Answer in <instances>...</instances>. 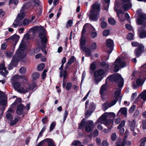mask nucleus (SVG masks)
I'll use <instances>...</instances> for the list:
<instances>
[{
	"label": "nucleus",
	"mask_w": 146,
	"mask_h": 146,
	"mask_svg": "<svg viewBox=\"0 0 146 146\" xmlns=\"http://www.w3.org/2000/svg\"><path fill=\"white\" fill-rule=\"evenodd\" d=\"M137 23L138 25H143L140 29V33L139 36L141 38H144L146 37V15L142 14L140 17L137 19Z\"/></svg>",
	"instance_id": "nucleus-4"
},
{
	"label": "nucleus",
	"mask_w": 146,
	"mask_h": 146,
	"mask_svg": "<svg viewBox=\"0 0 146 146\" xmlns=\"http://www.w3.org/2000/svg\"><path fill=\"white\" fill-rule=\"evenodd\" d=\"M6 103V100L5 99H1L0 101V104L3 105H5Z\"/></svg>",
	"instance_id": "nucleus-62"
},
{
	"label": "nucleus",
	"mask_w": 146,
	"mask_h": 146,
	"mask_svg": "<svg viewBox=\"0 0 146 146\" xmlns=\"http://www.w3.org/2000/svg\"><path fill=\"white\" fill-rule=\"evenodd\" d=\"M25 50L24 43L22 42L19 45L10 64L8 65L9 70L12 69L13 66H16L17 62L19 60L25 57L26 55V52Z\"/></svg>",
	"instance_id": "nucleus-1"
},
{
	"label": "nucleus",
	"mask_w": 146,
	"mask_h": 146,
	"mask_svg": "<svg viewBox=\"0 0 146 146\" xmlns=\"http://www.w3.org/2000/svg\"><path fill=\"white\" fill-rule=\"evenodd\" d=\"M123 8L125 11L129 10L132 7V4L131 3H125L123 5L121 4Z\"/></svg>",
	"instance_id": "nucleus-28"
},
{
	"label": "nucleus",
	"mask_w": 146,
	"mask_h": 146,
	"mask_svg": "<svg viewBox=\"0 0 146 146\" xmlns=\"http://www.w3.org/2000/svg\"><path fill=\"white\" fill-rule=\"evenodd\" d=\"M20 78V76L18 75L13 76L12 79V84L13 85V82L16 83V82H15V81L18 80Z\"/></svg>",
	"instance_id": "nucleus-41"
},
{
	"label": "nucleus",
	"mask_w": 146,
	"mask_h": 146,
	"mask_svg": "<svg viewBox=\"0 0 146 146\" xmlns=\"http://www.w3.org/2000/svg\"><path fill=\"white\" fill-rule=\"evenodd\" d=\"M21 25H22L21 20H19L17 18L15 20L13 24V27L15 28H16L18 26H21Z\"/></svg>",
	"instance_id": "nucleus-27"
},
{
	"label": "nucleus",
	"mask_w": 146,
	"mask_h": 146,
	"mask_svg": "<svg viewBox=\"0 0 146 146\" xmlns=\"http://www.w3.org/2000/svg\"><path fill=\"white\" fill-rule=\"evenodd\" d=\"M19 119L20 118L18 116L16 117L14 120L11 121L10 125L11 126H13L18 121Z\"/></svg>",
	"instance_id": "nucleus-37"
},
{
	"label": "nucleus",
	"mask_w": 146,
	"mask_h": 146,
	"mask_svg": "<svg viewBox=\"0 0 146 146\" xmlns=\"http://www.w3.org/2000/svg\"><path fill=\"white\" fill-rule=\"evenodd\" d=\"M107 92V86L106 84H104L102 85L100 90V94L101 95L102 98L103 99V96Z\"/></svg>",
	"instance_id": "nucleus-21"
},
{
	"label": "nucleus",
	"mask_w": 146,
	"mask_h": 146,
	"mask_svg": "<svg viewBox=\"0 0 146 146\" xmlns=\"http://www.w3.org/2000/svg\"><path fill=\"white\" fill-rule=\"evenodd\" d=\"M121 92V89L120 88H119L116 91L115 93V96L116 97V99L114 100H117L120 99V100L121 99V98L119 96V94H120Z\"/></svg>",
	"instance_id": "nucleus-29"
},
{
	"label": "nucleus",
	"mask_w": 146,
	"mask_h": 146,
	"mask_svg": "<svg viewBox=\"0 0 146 146\" xmlns=\"http://www.w3.org/2000/svg\"><path fill=\"white\" fill-rule=\"evenodd\" d=\"M110 0H105V3L104 5V8L105 10H107L109 7Z\"/></svg>",
	"instance_id": "nucleus-39"
},
{
	"label": "nucleus",
	"mask_w": 146,
	"mask_h": 146,
	"mask_svg": "<svg viewBox=\"0 0 146 146\" xmlns=\"http://www.w3.org/2000/svg\"><path fill=\"white\" fill-rule=\"evenodd\" d=\"M56 125V122H53L50 125V131L51 132L55 127Z\"/></svg>",
	"instance_id": "nucleus-46"
},
{
	"label": "nucleus",
	"mask_w": 146,
	"mask_h": 146,
	"mask_svg": "<svg viewBox=\"0 0 146 146\" xmlns=\"http://www.w3.org/2000/svg\"><path fill=\"white\" fill-rule=\"evenodd\" d=\"M86 43V38L83 34H82L81 37L80 42V49H83L84 48L86 47L85 46Z\"/></svg>",
	"instance_id": "nucleus-18"
},
{
	"label": "nucleus",
	"mask_w": 146,
	"mask_h": 146,
	"mask_svg": "<svg viewBox=\"0 0 146 146\" xmlns=\"http://www.w3.org/2000/svg\"><path fill=\"white\" fill-rule=\"evenodd\" d=\"M30 38V36L29 35V34H25L23 37V39L22 40L21 43L20 44H21V43L23 42L24 43V45L25 46V48H26V44L25 43V42L24 41V39H26L28 40Z\"/></svg>",
	"instance_id": "nucleus-40"
},
{
	"label": "nucleus",
	"mask_w": 146,
	"mask_h": 146,
	"mask_svg": "<svg viewBox=\"0 0 146 146\" xmlns=\"http://www.w3.org/2000/svg\"><path fill=\"white\" fill-rule=\"evenodd\" d=\"M125 122L124 120H123L120 123L118 127V129H120L125 125Z\"/></svg>",
	"instance_id": "nucleus-55"
},
{
	"label": "nucleus",
	"mask_w": 146,
	"mask_h": 146,
	"mask_svg": "<svg viewBox=\"0 0 146 146\" xmlns=\"http://www.w3.org/2000/svg\"><path fill=\"white\" fill-rule=\"evenodd\" d=\"M84 126H85L86 131L87 132H90L93 130L94 124L92 121L88 120L86 122L85 119H83L79 124V128L80 129H83Z\"/></svg>",
	"instance_id": "nucleus-7"
},
{
	"label": "nucleus",
	"mask_w": 146,
	"mask_h": 146,
	"mask_svg": "<svg viewBox=\"0 0 146 146\" xmlns=\"http://www.w3.org/2000/svg\"><path fill=\"white\" fill-rule=\"evenodd\" d=\"M139 99H142L143 100H146V90H145L142 92L138 96L136 101H139ZM136 101H135V103H136Z\"/></svg>",
	"instance_id": "nucleus-25"
},
{
	"label": "nucleus",
	"mask_w": 146,
	"mask_h": 146,
	"mask_svg": "<svg viewBox=\"0 0 146 146\" xmlns=\"http://www.w3.org/2000/svg\"><path fill=\"white\" fill-rule=\"evenodd\" d=\"M100 65L101 66L104 67V68L106 70H107L109 67V64L104 62H101L100 63Z\"/></svg>",
	"instance_id": "nucleus-33"
},
{
	"label": "nucleus",
	"mask_w": 146,
	"mask_h": 146,
	"mask_svg": "<svg viewBox=\"0 0 146 146\" xmlns=\"http://www.w3.org/2000/svg\"><path fill=\"white\" fill-rule=\"evenodd\" d=\"M19 36L18 35H14L9 38L5 39V40L6 41H9L15 42V46L19 40Z\"/></svg>",
	"instance_id": "nucleus-17"
},
{
	"label": "nucleus",
	"mask_w": 146,
	"mask_h": 146,
	"mask_svg": "<svg viewBox=\"0 0 146 146\" xmlns=\"http://www.w3.org/2000/svg\"><path fill=\"white\" fill-rule=\"evenodd\" d=\"M21 100L20 98H17L16 99L15 101L12 104V105H15L16 104L20 103L21 102Z\"/></svg>",
	"instance_id": "nucleus-64"
},
{
	"label": "nucleus",
	"mask_w": 146,
	"mask_h": 146,
	"mask_svg": "<svg viewBox=\"0 0 146 146\" xmlns=\"http://www.w3.org/2000/svg\"><path fill=\"white\" fill-rule=\"evenodd\" d=\"M125 54L123 53L121 57H118L114 63V71L115 72H118L120 68H123L126 66L125 62L126 61V56Z\"/></svg>",
	"instance_id": "nucleus-5"
},
{
	"label": "nucleus",
	"mask_w": 146,
	"mask_h": 146,
	"mask_svg": "<svg viewBox=\"0 0 146 146\" xmlns=\"http://www.w3.org/2000/svg\"><path fill=\"white\" fill-rule=\"evenodd\" d=\"M40 2L38 0H29V2L24 4L21 10V12L24 11L29 7H34L39 5Z\"/></svg>",
	"instance_id": "nucleus-9"
},
{
	"label": "nucleus",
	"mask_w": 146,
	"mask_h": 146,
	"mask_svg": "<svg viewBox=\"0 0 146 146\" xmlns=\"http://www.w3.org/2000/svg\"><path fill=\"white\" fill-rule=\"evenodd\" d=\"M127 37L128 40H132L133 37V34L131 33H129L127 35Z\"/></svg>",
	"instance_id": "nucleus-52"
},
{
	"label": "nucleus",
	"mask_w": 146,
	"mask_h": 146,
	"mask_svg": "<svg viewBox=\"0 0 146 146\" xmlns=\"http://www.w3.org/2000/svg\"><path fill=\"white\" fill-rule=\"evenodd\" d=\"M37 32H39L38 36L41 39L42 43H45L47 41L46 31L43 27L36 26L31 28L28 33L32 34L33 36Z\"/></svg>",
	"instance_id": "nucleus-2"
},
{
	"label": "nucleus",
	"mask_w": 146,
	"mask_h": 146,
	"mask_svg": "<svg viewBox=\"0 0 146 146\" xmlns=\"http://www.w3.org/2000/svg\"><path fill=\"white\" fill-rule=\"evenodd\" d=\"M104 73V71L102 69H99L94 72V80L96 84H98L99 82L103 79Z\"/></svg>",
	"instance_id": "nucleus-11"
},
{
	"label": "nucleus",
	"mask_w": 146,
	"mask_h": 146,
	"mask_svg": "<svg viewBox=\"0 0 146 146\" xmlns=\"http://www.w3.org/2000/svg\"><path fill=\"white\" fill-rule=\"evenodd\" d=\"M19 72L21 74H24L26 72V69L24 67H22L20 69Z\"/></svg>",
	"instance_id": "nucleus-50"
},
{
	"label": "nucleus",
	"mask_w": 146,
	"mask_h": 146,
	"mask_svg": "<svg viewBox=\"0 0 146 146\" xmlns=\"http://www.w3.org/2000/svg\"><path fill=\"white\" fill-rule=\"evenodd\" d=\"M100 10V5L96 3L93 4L90 9V15L89 16L90 20L96 21L99 17Z\"/></svg>",
	"instance_id": "nucleus-3"
},
{
	"label": "nucleus",
	"mask_w": 146,
	"mask_h": 146,
	"mask_svg": "<svg viewBox=\"0 0 146 146\" xmlns=\"http://www.w3.org/2000/svg\"><path fill=\"white\" fill-rule=\"evenodd\" d=\"M89 30L92 31H94L95 30L94 27L90 24H86L84 26L83 30L82 31V34H83L86 31H88Z\"/></svg>",
	"instance_id": "nucleus-16"
},
{
	"label": "nucleus",
	"mask_w": 146,
	"mask_h": 146,
	"mask_svg": "<svg viewBox=\"0 0 146 146\" xmlns=\"http://www.w3.org/2000/svg\"><path fill=\"white\" fill-rule=\"evenodd\" d=\"M45 139V142L48 143V146H56L53 141L50 139L47 138Z\"/></svg>",
	"instance_id": "nucleus-32"
},
{
	"label": "nucleus",
	"mask_w": 146,
	"mask_h": 146,
	"mask_svg": "<svg viewBox=\"0 0 146 146\" xmlns=\"http://www.w3.org/2000/svg\"><path fill=\"white\" fill-rule=\"evenodd\" d=\"M117 100H114L110 103L106 102L102 105V109L104 111H105L109 108L110 107L114 105L117 102Z\"/></svg>",
	"instance_id": "nucleus-15"
},
{
	"label": "nucleus",
	"mask_w": 146,
	"mask_h": 146,
	"mask_svg": "<svg viewBox=\"0 0 146 146\" xmlns=\"http://www.w3.org/2000/svg\"><path fill=\"white\" fill-rule=\"evenodd\" d=\"M45 65L44 63H42L39 64L37 67V70L38 71L42 70L44 68Z\"/></svg>",
	"instance_id": "nucleus-43"
},
{
	"label": "nucleus",
	"mask_w": 146,
	"mask_h": 146,
	"mask_svg": "<svg viewBox=\"0 0 146 146\" xmlns=\"http://www.w3.org/2000/svg\"><path fill=\"white\" fill-rule=\"evenodd\" d=\"M68 112L66 110H65L64 115L63 122L65 121L67 115H68Z\"/></svg>",
	"instance_id": "nucleus-63"
},
{
	"label": "nucleus",
	"mask_w": 146,
	"mask_h": 146,
	"mask_svg": "<svg viewBox=\"0 0 146 146\" xmlns=\"http://www.w3.org/2000/svg\"><path fill=\"white\" fill-rule=\"evenodd\" d=\"M29 23V21L27 19H25L22 23L21 26H26Z\"/></svg>",
	"instance_id": "nucleus-49"
},
{
	"label": "nucleus",
	"mask_w": 146,
	"mask_h": 146,
	"mask_svg": "<svg viewBox=\"0 0 146 146\" xmlns=\"http://www.w3.org/2000/svg\"><path fill=\"white\" fill-rule=\"evenodd\" d=\"M6 117L7 119L8 120H11L13 119V117L12 115L9 113H7Z\"/></svg>",
	"instance_id": "nucleus-53"
},
{
	"label": "nucleus",
	"mask_w": 146,
	"mask_h": 146,
	"mask_svg": "<svg viewBox=\"0 0 146 146\" xmlns=\"http://www.w3.org/2000/svg\"><path fill=\"white\" fill-rule=\"evenodd\" d=\"M135 109V106L134 105H133L130 108L129 110V112L130 113H132L134 111Z\"/></svg>",
	"instance_id": "nucleus-59"
},
{
	"label": "nucleus",
	"mask_w": 146,
	"mask_h": 146,
	"mask_svg": "<svg viewBox=\"0 0 146 146\" xmlns=\"http://www.w3.org/2000/svg\"><path fill=\"white\" fill-rule=\"evenodd\" d=\"M18 2V0H10L9 1V5H10L12 3H13L15 5H17Z\"/></svg>",
	"instance_id": "nucleus-48"
},
{
	"label": "nucleus",
	"mask_w": 146,
	"mask_h": 146,
	"mask_svg": "<svg viewBox=\"0 0 146 146\" xmlns=\"http://www.w3.org/2000/svg\"><path fill=\"white\" fill-rule=\"evenodd\" d=\"M72 86V84L71 83L68 82L67 83L66 88L67 90H70Z\"/></svg>",
	"instance_id": "nucleus-51"
},
{
	"label": "nucleus",
	"mask_w": 146,
	"mask_h": 146,
	"mask_svg": "<svg viewBox=\"0 0 146 146\" xmlns=\"http://www.w3.org/2000/svg\"><path fill=\"white\" fill-rule=\"evenodd\" d=\"M131 45L133 46H138V48L135 51V53L136 57H139L140 54L144 51V46L143 45L139 44L136 42H133L131 43Z\"/></svg>",
	"instance_id": "nucleus-13"
},
{
	"label": "nucleus",
	"mask_w": 146,
	"mask_h": 146,
	"mask_svg": "<svg viewBox=\"0 0 146 146\" xmlns=\"http://www.w3.org/2000/svg\"><path fill=\"white\" fill-rule=\"evenodd\" d=\"M115 11L117 13V16L121 21H124V19L120 17V14L124 13V11L123 10L121 9L118 10L117 9V8L119 7V3L117 2H115Z\"/></svg>",
	"instance_id": "nucleus-14"
},
{
	"label": "nucleus",
	"mask_w": 146,
	"mask_h": 146,
	"mask_svg": "<svg viewBox=\"0 0 146 146\" xmlns=\"http://www.w3.org/2000/svg\"><path fill=\"white\" fill-rule=\"evenodd\" d=\"M107 24L106 22L104 21H102L101 23V27L102 29H105L107 26Z\"/></svg>",
	"instance_id": "nucleus-47"
},
{
	"label": "nucleus",
	"mask_w": 146,
	"mask_h": 146,
	"mask_svg": "<svg viewBox=\"0 0 146 146\" xmlns=\"http://www.w3.org/2000/svg\"><path fill=\"white\" fill-rule=\"evenodd\" d=\"M73 24V21L71 20H69L67 21L66 25V28H68L72 26Z\"/></svg>",
	"instance_id": "nucleus-45"
},
{
	"label": "nucleus",
	"mask_w": 146,
	"mask_h": 146,
	"mask_svg": "<svg viewBox=\"0 0 146 146\" xmlns=\"http://www.w3.org/2000/svg\"><path fill=\"white\" fill-rule=\"evenodd\" d=\"M95 31V30L93 31L91 33V37L92 38H94L97 35V33Z\"/></svg>",
	"instance_id": "nucleus-54"
},
{
	"label": "nucleus",
	"mask_w": 146,
	"mask_h": 146,
	"mask_svg": "<svg viewBox=\"0 0 146 146\" xmlns=\"http://www.w3.org/2000/svg\"><path fill=\"white\" fill-rule=\"evenodd\" d=\"M89 100H87L85 103V116L88 117L94 111L96 106L93 102L88 104Z\"/></svg>",
	"instance_id": "nucleus-10"
},
{
	"label": "nucleus",
	"mask_w": 146,
	"mask_h": 146,
	"mask_svg": "<svg viewBox=\"0 0 146 146\" xmlns=\"http://www.w3.org/2000/svg\"><path fill=\"white\" fill-rule=\"evenodd\" d=\"M99 123L104 124L109 129H111L112 127L113 122L111 120H107V119L102 118V117H100L95 123L96 125Z\"/></svg>",
	"instance_id": "nucleus-12"
},
{
	"label": "nucleus",
	"mask_w": 146,
	"mask_h": 146,
	"mask_svg": "<svg viewBox=\"0 0 146 146\" xmlns=\"http://www.w3.org/2000/svg\"><path fill=\"white\" fill-rule=\"evenodd\" d=\"M40 76L38 72H35L32 75V77L33 80H34L38 78Z\"/></svg>",
	"instance_id": "nucleus-38"
},
{
	"label": "nucleus",
	"mask_w": 146,
	"mask_h": 146,
	"mask_svg": "<svg viewBox=\"0 0 146 146\" xmlns=\"http://www.w3.org/2000/svg\"><path fill=\"white\" fill-rule=\"evenodd\" d=\"M6 68L4 64H2L0 65V70L4 71H0V74L4 76L5 77L6 75L8 73V71L6 70Z\"/></svg>",
	"instance_id": "nucleus-24"
},
{
	"label": "nucleus",
	"mask_w": 146,
	"mask_h": 146,
	"mask_svg": "<svg viewBox=\"0 0 146 146\" xmlns=\"http://www.w3.org/2000/svg\"><path fill=\"white\" fill-rule=\"evenodd\" d=\"M13 85L15 89L18 92L24 94L29 92L31 89L33 90L35 87V86H34L33 88H31L28 86L27 87L23 83L18 82H17L16 83L13 82Z\"/></svg>",
	"instance_id": "nucleus-6"
},
{
	"label": "nucleus",
	"mask_w": 146,
	"mask_h": 146,
	"mask_svg": "<svg viewBox=\"0 0 146 146\" xmlns=\"http://www.w3.org/2000/svg\"><path fill=\"white\" fill-rule=\"evenodd\" d=\"M115 116V114L113 112H105L102 116V118L107 119L108 118L114 117Z\"/></svg>",
	"instance_id": "nucleus-19"
},
{
	"label": "nucleus",
	"mask_w": 146,
	"mask_h": 146,
	"mask_svg": "<svg viewBox=\"0 0 146 146\" xmlns=\"http://www.w3.org/2000/svg\"><path fill=\"white\" fill-rule=\"evenodd\" d=\"M110 31L108 30H105L103 32V35L104 36H106L109 35L110 33Z\"/></svg>",
	"instance_id": "nucleus-58"
},
{
	"label": "nucleus",
	"mask_w": 146,
	"mask_h": 146,
	"mask_svg": "<svg viewBox=\"0 0 146 146\" xmlns=\"http://www.w3.org/2000/svg\"><path fill=\"white\" fill-rule=\"evenodd\" d=\"M97 48V45L96 43L95 42H92L90 46V48L92 50H95Z\"/></svg>",
	"instance_id": "nucleus-35"
},
{
	"label": "nucleus",
	"mask_w": 146,
	"mask_h": 146,
	"mask_svg": "<svg viewBox=\"0 0 146 146\" xmlns=\"http://www.w3.org/2000/svg\"><path fill=\"white\" fill-rule=\"evenodd\" d=\"M81 143L79 141L76 140L74 141L72 143V144L73 145L77 146L81 144Z\"/></svg>",
	"instance_id": "nucleus-57"
},
{
	"label": "nucleus",
	"mask_w": 146,
	"mask_h": 146,
	"mask_svg": "<svg viewBox=\"0 0 146 146\" xmlns=\"http://www.w3.org/2000/svg\"><path fill=\"white\" fill-rule=\"evenodd\" d=\"M106 45L109 48H113L114 46L113 42L112 40L111 39H108L107 40Z\"/></svg>",
	"instance_id": "nucleus-31"
},
{
	"label": "nucleus",
	"mask_w": 146,
	"mask_h": 146,
	"mask_svg": "<svg viewBox=\"0 0 146 146\" xmlns=\"http://www.w3.org/2000/svg\"><path fill=\"white\" fill-rule=\"evenodd\" d=\"M109 80L111 81H114L115 82L118 83V86L120 88L123 86L124 83V80L121 77V75L119 74H115L113 75H111L108 77L107 80Z\"/></svg>",
	"instance_id": "nucleus-8"
},
{
	"label": "nucleus",
	"mask_w": 146,
	"mask_h": 146,
	"mask_svg": "<svg viewBox=\"0 0 146 146\" xmlns=\"http://www.w3.org/2000/svg\"><path fill=\"white\" fill-rule=\"evenodd\" d=\"M108 21L110 24L112 25H114L116 23V21L112 18H109L108 19Z\"/></svg>",
	"instance_id": "nucleus-44"
},
{
	"label": "nucleus",
	"mask_w": 146,
	"mask_h": 146,
	"mask_svg": "<svg viewBox=\"0 0 146 146\" xmlns=\"http://www.w3.org/2000/svg\"><path fill=\"white\" fill-rule=\"evenodd\" d=\"M90 68L91 70L93 71L96 68V66L94 62H92L91 64Z\"/></svg>",
	"instance_id": "nucleus-56"
},
{
	"label": "nucleus",
	"mask_w": 146,
	"mask_h": 146,
	"mask_svg": "<svg viewBox=\"0 0 146 146\" xmlns=\"http://www.w3.org/2000/svg\"><path fill=\"white\" fill-rule=\"evenodd\" d=\"M142 80L141 79H138L136 82H133L132 83V86L133 88L134 89H136L139 87L141 85H142L141 83Z\"/></svg>",
	"instance_id": "nucleus-20"
},
{
	"label": "nucleus",
	"mask_w": 146,
	"mask_h": 146,
	"mask_svg": "<svg viewBox=\"0 0 146 146\" xmlns=\"http://www.w3.org/2000/svg\"><path fill=\"white\" fill-rule=\"evenodd\" d=\"M76 58L74 56H71L70 59L68 61L67 64L68 65H70L75 60Z\"/></svg>",
	"instance_id": "nucleus-42"
},
{
	"label": "nucleus",
	"mask_w": 146,
	"mask_h": 146,
	"mask_svg": "<svg viewBox=\"0 0 146 146\" xmlns=\"http://www.w3.org/2000/svg\"><path fill=\"white\" fill-rule=\"evenodd\" d=\"M20 13L18 15L17 18L19 20H21V19H23L25 17V15L24 12H21L20 11Z\"/></svg>",
	"instance_id": "nucleus-36"
},
{
	"label": "nucleus",
	"mask_w": 146,
	"mask_h": 146,
	"mask_svg": "<svg viewBox=\"0 0 146 146\" xmlns=\"http://www.w3.org/2000/svg\"><path fill=\"white\" fill-rule=\"evenodd\" d=\"M81 50H83L85 52L86 56L87 57L91 56L92 58V56H91V49L87 47L84 48L83 49Z\"/></svg>",
	"instance_id": "nucleus-26"
},
{
	"label": "nucleus",
	"mask_w": 146,
	"mask_h": 146,
	"mask_svg": "<svg viewBox=\"0 0 146 146\" xmlns=\"http://www.w3.org/2000/svg\"><path fill=\"white\" fill-rule=\"evenodd\" d=\"M127 110L126 108H122L118 111L117 114H118L119 113H121V114L126 117L127 115Z\"/></svg>",
	"instance_id": "nucleus-30"
},
{
	"label": "nucleus",
	"mask_w": 146,
	"mask_h": 146,
	"mask_svg": "<svg viewBox=\"0 0 146 146\" xmlns=\"http://www.w3.org/2000/svg\"><path fill=\"white\" fill-rule=\"evenodd\" d=\"M25 107L23 104L18 105L17 107L16 113L19 115H21L23 113V110L24 109Z\"/></svg>",
	"instance_id": "nucleus-23"
},
{
	"label": "nucleus",
	"mask_w": 146,
	"mask_h": 146,
	"mask_svg": "<svg viewBox=\"0 0 146 146\" xmlns=\"http://www.w3.org/2000/svg\"><path fill=\"white\" fill-rule=\"evenodd\" d=\"M130 0H121V4L123 5L124 4L129 3Z\"/></svg>",
	"instance_id": "nucleus-60"
},
{
	"label": "nucleus",
	"mask_w": 146,
	"mask_h": 146,
	"mask_svg": "<svg viewBox=\"0 0 146 146\" xmlns=\"http://www.w3.org/2000/svg\"><path fill=\"white\" fill-rule=\"evenodd\" d=\"M64 64H62L60 67L59 68V69L60 70V77H62L63 76V79H65L66 77L67 73L66 70L63 71V67Z\"/></svg>",
	"instance_id": "nucleus-22"
},
{
	"label": "nucleus",
	"mask_w": 146,
	"mask_h": 146,
	"mask_svg": "<svg viewBox=\"0 0 146 146\" xmlns=\"http://www.w3.org/2000/svg\"><path fill=\"white\" fill-rule=\"evenodd\" d=\"M98 131L97 129L95 130L93 132V136L94 137H96L98 135Z\"/></svg>",
	"instance_id": "nucleus-61"
},
{
	"label": "nucleus",
	"mask_w": 146,
	"mask_h": 146,
	"mask_svg": "<svg viewBox=\"0 0 146 146\" xmlns=\"http://www.w3.org/2000/svg\"><path fill=\"white\" fill-rule=\"evenodd\" d=\"M135 121L133 120L131 121L129 124L130 129L131 131L134 130L135 127Z\"/></svg>",
	"instance_id": "nucleus-34"
}]
</instances>
